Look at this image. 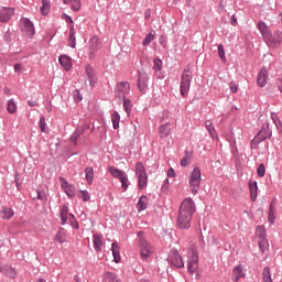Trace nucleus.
<instances>
[{
	"mask_svg": "<svg viewBox=\"0 0 282 282\" xmlns=\"http://www.w3.org/2000/svg\"><path fill=\"white\" fill-rule=\"evenodd\" d=\"M193 213H195V202L193 198H185L181 204L177 226L183 230H188L191 228V221L193 219Z\"/></svg>",
	"mask_w": 282,
	"mask_h": 282,
	"instance_id": "f257e3e1",
	"label": "nucleus"
},
{
	"mask_svg": "<svg viewBox=\"0 0 282 282\" xmlns=\"http://www.w3.org/2000/svg\"><path fill=\"white\" fill-rule=\"evenodd\" d=\"M191 80H193V70L189 66H186L182 73L180 86L181 96H183V98H186L188 91H191Z\"/></svg>",
	"mask_w": 282,
	"mask_h": 282,
	"instance_id": "f03ea898",
	"label": "nucleus"
},
{
	"mask_svg": "<svg viewBox=\"0 0 282 282\" xmlns=\"http://www.w3.org/2000/svg\"><path fill=\"white\" fill-rule=\"evenodd\" d=\"M135 176L138 180V188L139 191H144L149 185V175L147 174V167L144 163L137 162L135 164Z\"/></svg>",
	"mask_w": 282,
	"mask_h": 282,
	"instance_id": "7ed1b4c3",
	"label": "nucleus"
},
{
	"mask_svg": "<svg viewBox=\"0 0 282 282\" xmlns=\"http://www.w3.org/2000/svg\"><path fill=\"white\" fill-rule=\"evenodd\" d=\"M188 182L192 194L197 195L202 186V171L199 170V167H194L189 175Z\"/></svg>",
	"mask_w": 282,
	"mask_h": 282,
	"instance_id": "20e7f679",
	"label": "nucleus"
},
{
	"mask_svg": "<svg viewBox=\"0 0 282 282\" xmlns=\"http://www.w3.org/2000/svg\"><path fill=\"white\" fill-rule=\"evenodd\" d=\"M108 173H110V175H112V177H115L116 180L120 181L123 191H127V188H129V176L127 175V172L113 166H109Z\"/></svg>",
	"mask_w": 282,
	"mask_h": 282,
	"instance_id": "39448f33",
	"label": "nucleus"
},
{
	"mask_svg": "<svg viewBox=\"0 0 282 282\" xmlns=\"http://www.w3.org/2000/svg\"><path fill=\"white\" fill-rule=\"evenodd\" d=\"M139 239V248H140V257L141 259H149L153 254V246L147 241V239L142 238V231L138 232Z\"/></svg>",
	"mask_w": 282,
	"mask_h": 282,
	"instance_id": "423d86ee",
	"label": "nucleus"
},
{
	"mask_svg": "<svg viewBox=\"0 0 282 282\" xmlns=\"http://www.w3.org/2000/svg\"><path fill=\"white\" fill-rule=\"evenodd\" d=\"M20 30L23 34V36H26V39H32L36 34V30L34 29V23L31 22L28 18H22L20 20Z\"/></svg>",
	"mask_w": 282,
	"mask_h": 282,
	"instance_id": "0eeeda50",
	"label": "nucleus"
},
{
	"mask_svg": "<svg viewBox=\"0 0 282 282\" xmlns=\"http://www.w3.org/2000/svg\"><path fill=\"white\" fill-rule=\"evenodd\" d=\"M191 254H192V259L188 263L187 270L189 272V274H195V272H197V268H198V254H197V246L192 245L191 246Z\"/></svg>",
	"mask_w": 282,
	"mask_h": 282,
	"instance_id": "6e6552de",
	"label": "nucleus"
},
{
	"mask_svg": "<svg viewBox=\"0 0 282 282\" xmlns=\"http://www.w3.org/2000/svg\"><path fill=\"white\" fill-rule=\"evenodd\" d=\"M256 236L258 237L259 241V248L261 252H265V245L268 243V240L265 239V228L263 226H259L256 229Z\"/></svg>",
	"mask_w": 282,
	"mask_h": 282,
	"instance_id": "1a4fd4ad",
	"label": "nucleus"
},
{
	"mask_svg": "<svg viewBox=\"0 0 282 282\" xmlns=\"http://www.w3.org/2000/svg\"><path fill=\"white\" fill-rule=\"evenodd\" d=\"M14 17V8L0 7V23H8Z\"/></svg>",
	"mask_w": 282,
	"mask_h": 282,
	"instance_id": "9d476101",
	"label": "nucleus"
},
{
	"mask_svg": "<svg viewBox=\"0 0 282 282\" xmlns=\"http://www.w3.org/2000/svg\"><path fill=\"white\" fill-rule=\"evenodd\" d=\"M170 263L174 265V268H184V260H182V256H180V252L177 250H172L170 252Z\"/></svg>",
	"mask_w": 282,
	"mask_h": 282,
	"instance_id": "9b49d317",
	"label": "nucleus"
},
{
	"mask_svg": "<svg viewBox=\"0 0 282 282\" xmlns=\"http://www.w3.org/2000/svg\"><path fill=\"white\" fill-rule=\"evenodd\" d=\"M102 47V43L100 42V37L99 36H93L89 40V56L91 58V56H94V54H96V52H98V50H100Z\"/></svg>",
	"mask_w": 282,
	"mask_h": 282,
	"instance_id": "f8f14e48",
	"label": "nucleus"
},
{
	"mask_svg": "<svg viewBox=\"0 0 282 282\" xmlns=\"http://www.w3.org/2000/svg\"><path fill=\"white\" fill-rule=\"evenodd\" d=\"M267 42L270 45V47H273V48L281 47L282 32L281 31H275L273 35L271 33V36H269Z\"/></svg>",
	"mask_w": 282,
	"mask_h": 282,
	"instance_id": "ddd939ff",
	"label": "nucleus"
},
{
	"mask_svg": "<svg viewBox=\"0 0 282 282\" xmlns=\"http://www.w3.org/2000/svg\"><path fill=\"white\" fill-rule=\"evenodd\" d=\"M59 182H61V187L63 188V191L66 193L68 197H74L76 195L75 194L76 188L74 187V185L69 184L63 177H59Z\"/></svg>",
	"mask_w": 282,
	"mask_h": 282,
	"instance_id": "4468645a",
	"label": "nucleus"
},
{
	"mask_svg": "<svg viewBox=\"0 0 282 282\" xmlns=\"http://www.w3.org/2000/svg\"><path fill=\"white\" fill-rule=\"evenodd\" d=\"M149 84V75L144 70L139 72L138 77V87L140 91H144L147 89V85Z\"/></svg>",
	"mask_w": 282,
	"mask_h": 282,
	"instance_id": "2eb2a0df",
	"label": "nucleus"
},
{
	"mask_svg": "<svg viewBox=\"0 0 282 282\" xmlns=\"http://www.w3.org/2000/svg\"><path fill=\"white\" fill-rule=\"evenodd\" d=\"M258 30L265 41L270 39L272 31H270V26L268 24L264 22H258Z\"/></svg>",
	"mask_w": 282,
	"mask_h": 282,
	"instance_id": "dca6fc26",
	"label": "nucleus"
},
{
	"mask_svg": "<svg viewBox=\"0 0 282 282\" xmlns=\"http://www.w3.org/2000/svg\"><path fill=\"white\" fill-rule=\"evenodd\" d=\"M268 69L267 68H262L259 74H258V78H257V83L259 85V87H265V85H268Z\"/></svg>",
	"mask_w": 282,
	"mask_h": 282,
	"instance_id": "f3484780",
	"label": "nucleus"
},
{
	"mask_svg": "<svg viewBox=\"0 0 282 282\" xmlns=\"http://www.w3.org/2000/svg\"><path fill=\"white\" fill-rule=\"evenodd\" d=\"M131 91V85L127 82H121L117 84V93L122 95V98L127 96Z\"/></svg>",
	"mask_w": 282,
	"mask_h": 282,
	"instance_id": "a211bd4d",
	"label": "nucleus"
},
{
	"mask_svg": "<svg viewBox=\"0 0 282 282\" xmlns=\"http://www.w3.org/2000/svg\"><path fill=\"white\" fill-rule=\"evenodd\" d=\"M93 243L96 252H102V236L95 234L93 236Z\"/></svg>",
	"mask_w": 282,
	"mask_h": 282,
	"instance_id": "6ab92c4d",
	"label": "nucleus"
},
{
	"mask_svg": "<svg viewBox=\"0 0 282 282\" xmlns=\"http://www.w3.org/2000/svg\"><path fill=\"white\" fill-rule=\"evenodd\" d=\"M59 64L66 72H69V69H72V58L69 56L61 55Z\"/></svg>",
	"mask_w": 282,
	"mask_h": 282,
	"instance_id": "aec40b11",
	"label": "nucleus"
},
{
	"mask_svg": "<svg viewBox=\"0 0 282 282\" xmlns=\"http://www.w3.org/2000/svg\"><path fill=\"white\" fill-rule=\"evenodd\" d=\"M86 76L90 83V86L94 87V85H96V73L94 72V67L90 65H86Z\"/></svg>",
	"mask_w": 282,
	"mask_h": 282,
	"instance_id": "412c9836",
	"label": "nucleus"
},
{
	"mask_svg": "<svg viewBox=\"0 0 282 282\" xmlns=\"http://www.w3.org/2000/svg\"><path fill=\"white\" fill-rule=\"evenodd\" d=\"M111 250L115 263H120L122 258L120 257V247L118 246V242H112Z\"/></svg>",
	"mask_w": 282,
	"mask_h": 282,
	"instance_id": "4be33fe9",
	"label": "nucleus"
},
{
	"mask_svg": "<svg viewBox=\"0 0 282 282\" xmlns=\"http://www.w3.org/2000/svg\"><path fill=\"white\" fill-rule=\"evenodd\" d=\"M243 276H246V274H243V268L241 265H237L234 269L232 281L239 282V279H243Z\"/></svg>",
	"mask_w": 282,
	"mask_h": 282,
	"instance_id": "5701e85b",
	"label": "nucleus"
},
{
	"mask_svg": "<svg viewBox=\"0 0 282 282\" xmlns=\"http://www.w3.org/2000/svg\"><path fill=\"white\" fill-rule=\"evenodd\" d=\"M249 189H250V197L252 202H257V195H258V191L259 187L257 186V182H249Z\"/></svg>",
	"mask_w": 282,
	"mask_h": 282,
	"instance_id": "b1692460",
	"label": "nucleus"
},
{
	"mask_svg": "<svg viewBox=\"0 0 282 282\" xmlns=\"http://www.w3.org/2000/svg\"><path fill=\"white\" fill-rule=\"evenodd\" d=\"M268 221L270 224H274V221H276V209H274V202H272L269 206Z\"/></svg>",
	"mask_w": 282,
	"mask_h": 282,
	"instance_id": "393cba45",
	"label": "nucleus"
},
{
	"mask_svg": "<svg viewBox=\"0 0 282 282\" xmlns=\"http://www.w3.org/2000/svg\"><path fill=\"white\" fill-rule=\"evenodd\" d=\"M68 45L73 48L76 47V30L74 29V25L69 29Z\"/></svg>",
	"mask_w": 282,
	"mask_h": 282,
	"instance_id": "a878e982",
	"label": "nucleus"
},
{
	"mask_svg": "<svg viewBox=\"0 0 282 282\" xmlns=\"http://www.w3.org/2000/svg\"><path fill=\"white\" fill-rule=\"evenodd\" d=\"M147 206H149V198H147V196H141L137 204L139 213H142V210H147Z\"/></svg>",
	"mask_w": 282,
	"mask_h": 282,
	"instance_id": "bb28decb",
	"label": "nucleus"
},
{
	"mask_svg": "<svg viewBox=\"0 0 282 282\" xmlns=\"http://www.w3.org/2000/svg\"><path fill=\"white\" fill-rule=\"evenodd\" d=\"M85 133V128H76L74 133L70 135V142L73 144H78V137Z\"/></svg>",
	"mask_w": 282,
	"mask_h": 282,
	"instance_id": "cd10ccee",
	"label": "nucleus"
},
{
	"mask_svg": "<svg viewBox=\"0 0 282 282\" xmlns=\"http://www.w3.org/2000/svg\"><path fill=\"white\" fill-rule=\"evenodd\" d=\"M160 138H169L171 135V127L165 123L159 128Z\"/></svg>",
	"mask_w": 282,
	"mask_h": 282,
	"instance_id": "c85d7f7f",
	"label": "nucleus"
},
{
	"mask_svg": "<svg viewBox=\"0 0 282 282\" xmlns=\"http://www.w3.org/2000/svg\"><path fill=\"white\" fill-rule=\"evenodd\" d=\"M205 127H206L210 138H213V139L217 138V131L215 130V126L213 124V121H210V120L205 121Z\"/></svg>",
	"mask_w": 282,
	"mask_h": 282,
	"instance_id": "c756f323",
	"label": "nucleus"
},
{
	"mask_svg": "<svg viewBox=\"0 0 282 282\" xmlns=\"http://www.w3.org/2000/svg\"><path fill=\"white\" fill-rule=\"evenodd\" d=\"M55 241H57L58 243H65V241H67V235L65 234V229L61 228L56 236H55Z\"/></svg>",
	"mask_w": 282,
	"mask_h": 282,
	"instance_id": "7c9ffc66",
	"label": "nucleus"
},
{
	"mask_svg": "<svg viewBox=\"0 0 282 282\" xmlns=\"http://www.w3.org/2000/svg\"><path fill=\"white\" fill-rule=\"evenodd\" d=\"M63 3H65V6H68V3H70L72 10L74 12H78L80 10V0H63Z\"/></svg>",
	"mask_w": 282,
	"mask_h": 282,
	"instance_id": "2f4dec72",
	"label": "nucleus"
},
{
	"mask_svg": "<svg viewBox=\"0 0 282 282\" xmlns=\"http://www.w3.org/2000/svg\"><path fill=\"white\" fill-rule=\"evenodd\" d=\"M271 135H272V132L270 131V129L260 130L258 132V135H257L256 140H260V141L268 140V138H271Z\"/></svg>",
	"mask_w": 282,
	"mask_h": 282,
	"instance_id": "473e14b6",
	"label": "nucleus"
},
{
	"mask_svg": "<svg viewBox=\"0 0 282 282\" xmlns=\"http://www.w3.org/2000/svg\"><path fill=\"white\" fill-rule=\"evenodd\" d=\"M104 282H120V278L113 272H106Z\"/></svg>",
	"mask_w": 282,
	"mask_h": 282,
	"instance_id": "72a5a7b5",
	"label": "nucleus"
},
{
	"mask_svg": "<svg viewBox=\"0 0 282 282\" xmlns=\"http://www.w3.org/2000/svg\"><path fill=\"white\" fill-rule=\"evenodd\" d=\"M1 215L2 219H12V217H14V210H12V208L3 207Z\"/></svg>",
	"mask_w": 282,
	"mask_h": 282,
	"instance_id": "f704fd0d",
	"label": "nucleus"
},
{
	"mask_svg": "<svg viewBox=\"0 0 282 282\" xmlns=\"http://www.w3.org/2000/svg\"><path fill=\"white\" fill-rule=\"evenodd\" d=\"M153 69H154V72H156L155 74H156V76L159 77V78H162V76L160 75V73H158V72H162V59H160V58H154V61H153Z\"/></svg>",
	"mask_w": 282,
	"mask_h": 282,
	"instance_id": "c9c22d12",
	"label": "nucleus"
},
{
	"mask_svg": "<svg viewBox=\"0 0 282 282\" xmlns=\"http://www.w3.org/2000/svg\"><path fill=\"white\" fill-rule=\"evenodd\" d=\"M68 214H69V207H67V205H64L59 213L63 226H65V224H67V215Z\"/></svg>",
	"mask_w": 282,
	"mask_h": 282,
	"instance_id": "e433bc0d",
	"label": "nucleus"
},
{
	"mask_svg": "<svg viewBox=\"0 0 282 282\" xmlns=\"http://www.w3.org/2000/svg\"><path fill=\"white\" fill-rule=\"evenodd\" d=\"M41 14L44 17L50 14V0H42Z\"/></svg>",
	"mask_w": 282,
	"mask_h": 282,
	"instance_id": "4c0bfd02",
	"label": "nucleus"
},
{
	"mask_svg": "<svg viewBox=\"0 0 282 282\" xmlns=\"http://www.w3.org/2000/svg\"><path fill=\"white\" fill-rule=\"evenodd\" d=\"M111 122H112L113 129H119V127H120V113L113 112L111 115Z\"/></svg>",
	"mask_w": 282,
	"mask_h": 282,
	"instance_id": "58836bf2",
	"label": "nucleus"
},
{
	"mask_svg": "<svg viewBox=\"0 0 282 282\" xmlns=\"http://www.w3.org/2000/svg\"><path fill=\"white\" fill-rule=\"evenodd\" d=\"M85 173L87 183L91 184L94 182V167H86Z\"/></svg>",
	"mask_w": 282,
	"mask_h": 282,
	"instance_id": "ea45409f",
	"label": "nucleus"
},
{
	"mask_svg": "<svg viewBox=\"0 0 282 282\" xmlns=\"http://www.w3.org/2000/svg\"><path fill=\"white\" fill-rule=\"evenodd\" d=\"M7 111L9 113H17V102H14V99L8 101Z\"/></svg>",
	"mask_w": 282,
	"mask_h": 282,
	"instance_id": "a19ab883",
	"label": "nucleus"
},
{
	"mask_svg": "<svg viewBox=\"0 0 282 282\" xmlns=\"http://www.w3.org/2000/svg\"><path fill=\"white\" fill-rule=\"evenodd\" d=\"M132 108L133 105H131V100L127 99V97H123V109L128 113V116L131 113Z\"/></svg>",
	"mask_w": 282,
	"mask_h": 282,
	"instance_id": "79ce46f5",
	"label": "nucleus"
},
{
	"mask_svg": "<svg viewBox=\"0 0 282 282\" xmlns=\"http://www.w3.org/2000/svg\"><path fill=\"white\" fill-rule=\"evenodd\" d=\"M263 282H272V275H270V267H265L262 272Z\"/></svg>",
	"mask_w": 282,
	"mask_h": 282,
	"instance_id": "37998d69",
	"label": "nucleus"
},
{
	"mask_svg": "<svg viewBox=\"0 0 282 282\" xmlns=\"http://www.w3.org/2000/svg\"><path fill=\"white\" fill-rule=\"evenodd\" d=\"M155 40V34L149 33L145 35V39L142 42V45L147 47L148 45H151V42Z\"/></svg>",
	"mask_w": 282,
	"mask_h": 282,
	"instance_id": "c03bdc74",
	"label": "nucleus"
},
{
	"mask_svg": "<svg viewBox=\"0 0 282 282\" xmlns=\"http://www.w3.org/2000/svg\"><path fill=\"white\" fill-rule=\"evenodd\" d=\"M192 158H193V155H191V153L186 152L185 158L181 160V166H188V164H191Z\"/></svg>",
	"mask_w": 282,
	"mask_h": 282,
	"instance_id": "a18cd8bd",
	"label": "nucleus"
},
{
	"mask_svg": "<svg viewBox=\"0 0 282 282\" xmlns=\"http://www.w3.org/2000/svg\"><path fill=\"white\" fill-rule=\"evenodd\" d=\"M6 274L11 279H17V271L12 267H6Z\"/></svg>",
	"mask_w": 282,
	"mask_h": 282,
	"instance_id": "49530a36",
	"label": "nucleus"
},
{
	"mask_svg": "<svg viewBox=\"0 0 282 282\" xmlns=\"http://www.w3.org/2000/svg\"><path fill=\"white\" fill-rule=\"evenodd\" d=\"M68 220H69V223H70V226H72L73 228H75L76 230H78V221H76V217H74L73 214H69V215H68Z\"/></svg>",
	"mask_w": 282,
	"mask_h": 282,
	"instance_id": "de8ad7c7",
	"label": "nucleus"
},
{
	"mask_svg": "<svg viewBox=\"0 0 282 282\" xmlns=\"http://www.w3.org/2000/svg\"><path fill=\"white\" fill-rule=\"evenodd\" d=\"M218 56L221 61H226V51L224 50V44L218 45Z\"/></svg>",
	"mask_w": 282,
	"mask_h": 282,
	"instance_id": "09e8293b",
	"label": "nucleus"
},
{
	"mask_svg": "<svg viewBox=\"0 0 282 282\" xmlns=\"http://www.w3.org/2000/svg\"><path fill=\"white\" fill-rule=\"evenodd\" d=\"M257 174L259 177H265V165L260 164L257 169Z\"/></svg>",
	"mask_w": 282,
	"mask_h": 282,
	"instance_id": "8fccbe9b",
	"label": "nucleus"
},
{
	"mask_svg": "<svg viewBox=\"0 0 282 282\" xmlns=\"http://www.w3.org/2000/svg\"><path fill=\"white\" fill-rule=\"evenodd\" d=\"M39 124H40L41 131L43 133H45V129H47V123L45 122V117L40 118Z\"/></svg>",
	"mask_w": 282,
	"mask_h": 282,
	"instance_id": "3c124183",
	"label": "nucleus"
},
{
	"mask_svg": "<svg viewBox=\"0 0 282 282\" xmlns=\"http://www.w3.org/2000/svg\"><path fill=\"white\" fill-rule=\"evenodd\" d=\"M79 197L83 199V202H89V199H91L87 191H82L79 193Z\"/></svg>",
	"mask_w": 282,
	"mask_h": 282,
	"instance_id": "603ef678",
	"label": "nucleus"
},
{
	"mask_svg": "<svg viewBox=\"0 0 282 282\" xmlns=\"http://www.w3.org/2000/svg\"><path fill=\"white\" fill-rule=\"evenodd\" d=\"M271 120L273 121V124H275V127L278 124H281V120H279V116H276V113L274 112L271 113Z\"/></svg>",
	"mask_w": 282,
	"mask_h": 282,
	"instance_id": "864d4df0",
	"label": "nucleus"
},
{
	"mask_svg": "<svg viewBox=\"0 0 282 282\" xmlns=\"http://www.w3.org/2000/svg\"><path fill=\"white\" fill-rule=\"evenodd\" d=\"M74 98L77 100V102H80L83 100V96L80 95V90L74 91Z\"/></svg>",
	"mask_w": 282,
	"mask_h": 282,
	"instance_id": "5fc2aeb1",
	"label": "nucleus"
},
{
	"mask_svg": "<svg viewBox=\"0 0 282 282\" xmlns=\"http://www.w3.org/2000/svg\"><path fill=\"white\" fill-rule=\"evenodd\" d=\"M159 42H160V45H162V47H166V37L164 35H161L159 37Z\"/></svg>",
	"mask_w": 282,
	"mask_h": 282,
	"instance_id": "6e6d98bb",
	"label": "nucleus"
},
{
	"mask_svg": "<svg viewBox=\"0 0 282 282\" xmlns=\"http://www.w3.org/2000/svg\"><path fill=\"white\" fill-rule=\"evenodd\" d=\"M161 191H163L164 193L169 191V178L165 180L164 184L161 187Z\"/></svg>",
	"mask_w": 282,
	"mask_h": 282,
	"instance_id": "4d7b16f0",
	"label": "nucleus"
},
{
	"mask_svg": "<svg viewBox=\"0 0 282 282\" xmlns=\"http://www.w3.org/2000/svg\"><path fill=\"white\" fill-rule=\"evenodd\" d=\"M229 87H230V91L232 93V94H237V85H235V83H230L229 84Z\"/></svg>",
	"mask_w": 282,
	"mask_h": 282,
	"instance_id": "13d9d810",
	"label": "nucleus"
},
{
	"mask_svg": "<svg viewBox=\"0 0 282 282\" xmlns=\"http://www.w3.org/2000/svg\"><path fill=\"white\" fill-rule=\"evenodd\" d=\"M65 19H66L67 23H69V30H72V25H74V20H72V17H69V15H65Z\"/></svg>",
	"mask_w": 282,
	"mask_h": 282,
	"instance_id": "bf43d9fd",
	"label": "nucleus"
},
{
	"mask_svg": "<svg viewBox=\"0 0 282 282\" xmlns=\"http://www.w3.org/2000/svg\"><path fill=\"white\" fill-rule=\"evenodd\" d=\"M37 199H45V193L43 192H37Z\"/></svg>",
	"mask_w": 282,
	"mask_h": 282,
	"instance_id": "052dcab7",
	"label": "nucleus"
},
{
	"mask_svg": "<svg viewBox=\"0 0 282 282\" xmlns=\"http://www.w3.org/2000/svg\"><path fill=\"white\" fill-rule=\"evenodd\" d=\"M167 175H169V177H174V175H175V170L170 169V170L167 171Z\"/></svg>",
	"mask_w": 282,
	"mask_h": 282,
	"instance_id": "680f3d73",
	"label": "nucleus"
},
{
	"mask_svg": "<svg viewBox=\"0 0 282 282\" xmlns=\"http://www.w3.org/2000/svg\"><path fill=\"white\" fill-rule=\"evenodd\" d=\"M21 69H22L21 64H15L14 65V72H21Z\"/></svg>",
	"mask_w": 282,
	"mask_h": 282,
	"instance_id": "e2e57ef3",
	"label": "nucleus"
},
{
	"mask_svg": "<svg viewBox=\"0 0 282 282\" xmlns=\"http://www.w3.org/2000/svg\"><path fill=\"white\" fill-rule=\"evenodd\" d=\"M150 17H151V10L148 9V10L145 11V19H149Z\"/></svg>",
	"mask_w": 282,
	"mask_h": 282,
	"instance_id": "0e129e2a",
	"label": "nucleus"
},
{
	"mask_svg": "<svg viewBox=\"0 0 282 282\" xmlns=\"http://www.w3.org/2000/svg\"><path fill=\"white\" fill-rule=\"evenodd\" d=\"M28 105L29 107H36V101H29Z\"/></svg>",
	"mask_w": 282,
	"mask_h": 282,
	"instance_id": "69168bd1",
	"label": "nucleus"
},
{
	"mask_svg": "<svg viewBox=\"0 0 282 282\" xmlns=\"http://www.w3.org/2000/svg\"><path fill=\"white\" fill-rule=\"evenodd\" d=\"M278 87H279V90L281 91L282 94V79L280 82H278Z\"/></svg>",
	"mask_w": 282,
	"mask_h": 282,
	"instance_id": "338daca9",
	"label": "nucleus"
},
{
	"mask_svg": "<svg viewBox=\"0 0 282 282\" xmlns=\"http://www.w3.org/2000/svg\"><path fill=\"white\" fill-rule=\"evenodd\" d=\"M3 91H4V94H6L7 96H10V88L6 87V88L3 89Z\"/></svg>",
	"mask_w": 282,
	"mask_h": 282,
	"instance_id": "774afa93",
	"label": "nucleus"
}]
</instances>
